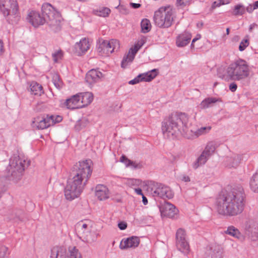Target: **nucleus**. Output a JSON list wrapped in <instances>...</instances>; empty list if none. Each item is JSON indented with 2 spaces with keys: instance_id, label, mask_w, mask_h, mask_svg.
Listing matches in <instances>:
<instances>
[{
  "instance_id": "obj_1",
  "label": "nucleus",
  "mask_w": 258,
  "mask_h": 258,
  "mask_svg": "<svg viewBox=\"0 0 258 258\" xmlns=\"http://www.w3.org/2000/svg\"><path fill=\"white\" fill-rule=\"evenodd\" d=\"M244 192L242 187L222 192L216 199L215 208L221 215L234 216L241 214L245 207Z\"/></svg>"
},
{
  "instance_id": "obj_2",
  "label": "nucleus",
  "mask_w": 258,
  "mask_h": 258,
  "mask_svg": "<svg viewBox=\"0 0 258 258\" xmlns=\"http://www.w3.org/2000/svg\"><path fill=\"white\" fill-rule=\"evenodd\" d=\"M90 160L80 161L76 164L72 172L73 177L69 179L64 189L67 200L72 201L78 198L83 191L92 170Z\"/></svg>"
},
{
  "instance_id": "obj_3",
  "label": "nucleus",
  "mask_w": 258,
  "mask_h": 258,
  "mask_svg": "<svg viewBox=\"0 0 258 258\" xmlns=\"http://www.w3.org/2000/svg\"><path fill=\"white\" fill-rule=\"evenodd\" d=\"M188 121L187 115L184 113L172 114L162 122V131L167 138L173 137L178 131L183 135V129Z\"/></svg>"
},
{
  "instance_id": "obj_4",
  "label": "nucleus",
  "mask_w": 258,
  "mask_h": 258,
  "mask_svg": "<svg viewBox=\"0 0 258 258\" xmlns=\"http://www.w3.org/2000/svg\"><path fill=\"white\" fill-rule=\"evenodd\" d=\"M250 71L247 62L242 59H238L230 63L227 68L225 74L219 77L226 81H243L249 75Z\"/></svg>"
},
{
  "instance_id": "obj_5",
  "label": "nucleus",
  "mask_w": 258,
  "mask_h": 258,
  "mask_svg": "<svg viewBox=\"0 0 258 258\" xmlns=\"http://www.w3.org/2000/svg\"><path fill=\"white\" fill-rule=\"evenodd\" d=\"M176 14L173 7L162 6L154 13L153 20L155 25L160 28H168L172 26Z\"/></svg>"
},
{
  "instance_id": "obj_6",
  "label": "nucleus",
  "mask_w": 258,
  "mask_h": 258,
  "mask_svg": "<svg viewBox=\"0 0 258 258\" xmlns=\"http://www.w3.org/2000/svg\"><path fill=\"white\" fill-rule=\"evenodd\" d=\"M25 163V160L19 155L12 156L7 167L8 180L14 183L18 182L22 177Z\"/></svg>"
},
{
  "instance_id": "obj_7",
  "label": "nucleus",
  "mask_w": 258,
  "mask_h": 258,
  "mask_svg": "<svg viewBox=\"0 0 258 258\" xmlns=\"http://www.w3.org/2000/svg\"><path fill=\"white\" fill-rule=\"evenodd\" d=\"M42 15L47 18V24L54 31L60 29L61 18L59 12L49 3L44 4L41 7Z\"/></svg>"
},
{
  "instance_id": "obj_8",
  "label": "nucleus",
  "mask_w": 258,
  "mask_h": 258,
  "mask_svg": "<svg viewBox=\"0 0 258 258\" xmlns=\"http://www.w3.org/2000/svg\"><path fill=\"white\" fill-rule=\"evenodd\" d=\"M219 143L215 141L208 142L199 157L193 162L192 167L197 169L200 166L205 165L209 158L215 153Z\"/></svg>"
},
{
  "instance_id": "obj_9",
  "label": "nucleus",
  "mask_w": 258,
  "mask_h": 258,
  "mask_svg": "<svg viewBox=\"0 0 258 258\" xmlns=\"http://www.w3.org/2000/svg\"><path fill=\"white\" fill-rule=\"evenodd\" d=\"M211 128L210 126L197 128L195 124L189 123L188 120L186 126L184 127L183 136L188 139H196L201 136L205 135L209 133Z\"/></svg>"
},
{
  "instance_id": "obj_10",
  "label": "nucleus",
  "mask_w": 258,
  "mask_h": 258,
  "mask_svg": "<svg viewBox=\"0 0 258 258\" xmlns=\"http://www.w3.org/2000/svg\"><path fill=\"white\" fill-rule=\"evenodd\" d=\"M149 188H151V194L154 197L170 199L173 197L170 188L161 183L154 182L150 185Z\"/></svg>"
},
{
  "instance_id": "obj_11",
  "label": "nucleus",
  "mask_w": 258,
  "mask_h": 258,
  "mask_svg": "<svg viewBox=\"0 0 258 258\" xmlns=\"http://www.w3.org/2000/svg\"><path fill=\"white\" fill-rule=\"evenodd\" d=\"M62 120V117L59 115H49L42 117L35 118L33 123H35L38 129L43 130L56 123H59Z\"/></svg>"
},
{
  "instance_id": "obj_12",
  "label": "nucleus",
  "mask_w": 258,
  "mask_h": 258,
  "mask_svg": "<svg viewBox=\"0 0 258 258\" xmlns=\"http://www.w3.org/2000/svg\"><path fill=\"white\" fill-rule=\"evenodd\" d=\"M62 120V117L59 115H49L42 117L35 118L33 123H35L38 129L43 130L56 123H59Z\"/></svg>"
},
{
  "instance_id": "obj_13",
  "label": "nucleus",
  "mask_w": 258,
  "mask_h": 258,
  "mask_svg": "<svg viewBox=\"0 0 258 258\" xmlns=\"http://www.w3.org/2000/svg\"><path fill=\"white\" fill-rule=\"evenodd\" d=\"M119 48V41L116 39H111L109 41L103 40L97 48V51L100 55L108 56L112 53L115 49Z\"/></svg>"
},
{
  "instance_id": "obj_14",
  "label": "nucleus",
  "mask_w": 258,
  "mask_h": 258,
  "mask_svg": "<svg viewBox=\"0 0 258 258\" xmlns=\"http://www.w3.org/2000/svg\"><path fill=\"white\" fill-rule=\"evenodd\" d=\"M0 10L5 16L10 15L12 11L14 15L18 16L17 13L18 10V5L16 0H0Z\"/></svg>"
},
{
  "instance_id": "obj_15",
  "label": "nucleus",
  "mask_w": 258,
  "mask_h": 258,
  "mask_svg": "<svg viewBox=\"0 0 258 258\" xmlns=\"http://www.w3.org/2000/svg\"><path fill=\"white\" fill-rule=\"evenodd\" d=\"M104 78V75L98 70L92 69L86 74L85 79L89 84H92L101 81Z\"/></svg>"
},
{
  "instance_id": "obj_16",
  "label": "nucleus",
  "mask_w": 258,
  "mask_h": 258,
  "mask_svg": "<svg viewBox=\"0 0 258 258\" xmlns=\"http://www.w3.org/2000/svg\"><path fill=\"white\" fill-rule=\"evenodd\" d=\"M243 154H233L231 156L227 157L224 161L225 165L229 168H237L240 161L244 159Z\"/></svg>"
},
{
  "instance_id": "obj_17",
  "label": "nucleus",
  "mask_w": 258,
  "mask_h": 258,
  "mask_svg": "<svg viewBox=\"0 0 258 258\" xmlns=\"http://www.w3.org/2000/svg\"><path fill=\"white\" fill-rule=\"evenodd\" d=\"M161 213L162 215L169 218H173L178 212L176 207L170 203H165L160 208Z\"/></svg>"
},
{
  "instance_id": "obj_18",
  "label": "nucleus",
  "mask_w": 258,
  "mask_h": 258,
  "mask_svg": "<svg viewBox=\"0 0 258 258\" xmlns=\"http://www.w3.org/2000/svg\"><path fill=\"white\" fill-rule=\"evenodd\" d=\"M140 243V239L137 236H132L126 239H122L120 243L119 248L125 249L129 248L137 247Z\"/></svg>"
},
{
  "instance_id": "obj_19",
  "label": "nucleus",
  "mask_w": 258,
  "mask_h": 258,
  "mask_svg": "<svg viewBox=\"0 0 258 258\" xmlns=\"http://www.w3.org/2000/svg\"><path fill=\"white\" fill-rule=\"evenodd\" d=\"M206 258H223L224 250L219 245L213 244L208 250Z\"/></svg>"
},
{
  "instance_id": "obj_20",
  "label": "nucleus",
  "mask_w": 258,
  "mask_h": 258,
  "mask_svg": "<svg viewBox=\"0 0 258 258\" xmlns=\"http://www.w3.org/2000/svg\"><path fill=\"white\" fill-rule=\"evenodd\" d=\"M65 104L67 107L70 109L83 107V105L81 103V98L79 94L73 95L70 98L67 99Z\"/></svg>"
},
{
  "instance_id": "obj_21",
  "label": "nucleus",
  "mask_w": 258,
  "mask_h": 258,
  "mask_svg": "<svg viewBox=\"0 0 258 258\" xmlns=\"http://www.w3.org/2000/svg\"><path fill=\"white\" fill-rule=\"evenodd\" d=\"M95 196L100 201H103L109 198L110 192L108 188L102 184H98L95 188Z\"/></svg>"
},
{
  "instance_id": "obj_22",
  "label": "nucleus",
  "mask_w": 258,
  "mask_h": 258,
  "mask_svg": "<svg viewBox=\"0 0 258 258\" xmlns=\"http://www.w3.org/2000/svg\"><path fill=\"white\" fill-rule=\"evenodd\" d=\"M191 38V34L187 31H184L178 35L176 39V45L178 47H184L187 45Z\"/></svg>"
},
{
  "instance_id": "obj_23",
  "label": "nucleus",
  "mask_w": 258,
  "mask_h": 258,
  "mask_svg": "<svg viewBox=\"0 0 258 258\" xmlns=\"http://www.w3.org/2000/svg\"><path fill=\"white\" fill-rule=\"evenodd\" d=\"M80 235V239L89 244L92 243L97 240V234L94 232H92L91 230L86 234L83 233V231H81Z\"/></svg>"
},
{
  "instance_id": "obj_24",
  "label": "nucleus",
  "mask_w": 258,
  "mask_h": 258,
  "mask_svg": "<svg viewBox=\"0 0 258 258\" xmlns=\"http://www.w3.org/2000/svg\"><path fill=\"white\" fill-rule=\"evenodd\" d=\"M77 234L80 239V232L81 231H83V233L86 234L91 230V227L89 224L84 222L83 221L79 222L75 227Z\"/></svg>"
},
{
  "instance_id": "obj_25",
  "label": "nucleus",
  "mask_w": 258,
  "mask_h": 258,
  "mask_svg": "<svg viewBox=\"0 0 258 258\" xmlns=\"http://www.w3.org/2000/svg\"><path fill=\"white\" fill-rule=\"evenodd\" d=\"M90 44L89 40L86 38H82L79 42L76 43L75 48L77 50L79 49V53L81 54L86 52L90 48Z\"/></svg>"
},
{
  "instance_id": "obj_26",
  "label": "nucleus",
  "mask_w": 258,
  "mask_h": 258,
  "mask_svg": "<svg viewBox=\"0 0 258 258\" xmlns=\"http://www.w3.org/2000/svg\"><path fill=\"white\" fill-rule=\"evenodd\" d=\"M47 23V18L39 12H33V27H38Z\"/></svg>"
},
{
  "instance_id": "obj_27",
  "label": "nucleus",
  "mask_w": 258,
  "mask_h": 258,
  "mask_svg": "<svg viewBox=\"0 0 258 258\" xmlns=\"http://www.w3.org/2000/svg\"><path fill=\"white\" fill-rule=\"evenodd\" d=\"M81 98V103L85 107L90 104L93 99V95L92 93L87 92L79 94Z\"/></svg>"
},
{
  "instance_id": "obj_28",
  "label": "nucleus",
  "mask_w": 258,
  "mask_h": 258,
  "mask_svg": "<svg viewBox=\"0 0 258 258\" xmlns=\"http://www.w3.org/2000/svg\"><path fill=\"white\" fill-rule=\"evenodd\" d=\"M65 258H82L79 249L76 247H69L67 251H64Z\"/></svg>"
},
{
  "instance_id": "obj_29",
  "label": "nucleus",
  "mask_w": 258,
  "mask_h": 258,
  "mask_svg": "<svg viewBox=\"0 0 258 258\" xmlns=\"http://www.w3.org/2000/svg\"><path fill=\"white\" fill-rule=\"evenodd\" d=\"M177 249L184 254H187L189 252V245L187 240L176 241Z\"/></svg>"
},
{
  "instance_id": "obj_30",
  "label": "nucleus",
  "mask_w": 258,
  "mask_h": 258,
  "mask_svg": "<svg viewBox=\"0 0 258 258\" xmlns=\"http://www.w3.org/2000/svg\"><path fill=\"white\" fill-rule=\"evenodd\" d=\"M221 101V100L220 98L208 97L205 98L201 102L200 106L202 109H206L211 107L214 103Z\"/></svg>"
},
{
  "instance_id": "obj_31",
  "label": "nucleus",
  "mask_w": 258,
  "mask_h": 258,
  "mask_svg": "<svg viewBox=\"0 0 258 258\" xmlns=\"http://www.w3.org/2000/svg\"><path fill=\"white\" fill-rule=\"evenodd\" d=\"M158 70L153 69L146 73L140 74L142 81L150 82L154 79L157 75Z\"/></svg>"
},
{
  "instance_id": "obj_32",
  "label": "nucleus",
  "mask_w": 258,
  "mask_h": 258,
  "mask_svg": "<svg viewBox=\"0 0 258 258\" xmlns=\"http://www.w3.org/2000/svg\"><path fill=\"white\" fill-rule=\"evenodd\" d=\"M226 233L231 235L240 240L242 241L244 239L243 235L239 232L238 229L233 226L228 227L226 231Z\"/></svg>"
},
{
  "instance_id": "obj_33",
  "label": "nucleus",
  "mask_w": 258,
  "mask_h": 258,
  "mask_svg": "<svg viewBox=\"0 0 258 258\" xmlns=\"http://www.w3.org/2000/svg\"><path fill=\"white\" fill-rule=\"evenodd\" d=\"M120 161L123 163L126 167H131L134 169L141 168L142 165L134 162L128 158L124 155H122L120 158Z\"/></svg>"
},
{
  "instance_id": "obj_34",
  "label": "nucleus",
  "mask_w": 258,
  "mask_h": 258,
  "mask_svg": "<svg viewBox=\"0 0 258 258\" xmlns=\"http://www.w3.org/2000/svg\"><path fill=\"white\" fill-rule=\"evenodd\" d=\"M50 258H65L64 250L60 247H53L51 249Z\"/></svg>"
},
{
  "instance_id": "obj_35",
  "label": "nucleus",
  "mask_w": 258,
  "mask_h": 258,
  "mask_svg": "<svg viewBox=\"0 0 258 258\" xmlns=\"http://www.w3.org/2000/svg\"><path fill=\"white\" fill-rule=\"evenodd\" d=\"M110 13V10L107 7L93 10L92 13L96 16L102 17H107Z\"/></svg>"
},
{
  "instance_id": "obj_36",
  "label": "nucleus",
  "mask_w": 258,
  "mask_h": 258,
  "mask_svg": "<svg viewBox=\"0 0 258 258\" xmlns=\"http://www.w3.org/2000/svg\"><path fill=\"white\" fill-rule=\"evenodd\" d=\"M250 187L254 192H258V170L253 175L250 180Z\"/></svg>"
},
{
  "instance_id": "obj_37",
  "label": "nucleus",
  "mask_w": 258,
  "mask_h": 258,
  "mask_svg": "<svg viewBox=\"0 0 258 258\" xmlns=\"http://www.w3.org/2000/svg\"><path fill=\"white\" fill-rule=\"evenodd\" d=\"M135 58V56L132 54L130 53V51L125 54L123 57V59L121 61V67L123 68H125L128 64V63L132 62Z\"/></svg>"
},
{
  "instance_id": "obj_38",
  "label": "nucleus",
  "mask_w": 258,
  "mask_h": 258,
  "mask_svg": "<svg viewBox=\"0 0 258 258\" xmlns=\"http://www.w3.org/2000/svg\"><path fill=\"white\" fill-rule=\"evenodd\" d=\"M44 94L43 87L37 82H33V95L41 96Z\"/></svg>"
},
{
  "instance_id": "obj_39",
  "label": "nucleus",
  "mask_w": 258,
  "mask_h": 258,
  "mask_svg": "<svg viewBox=\"0 0 258 258\" xmlns=\"http://www.w3.org/2000/svg\"><path fill=\"white\" fill-rule=\"evenodd\" d=\"M245 12V8L242 4H238L235 6L232 14L234 16H242Z\"/></svg>"
},
{
  "instance_id": "obj_40",
  "label": "nucleus",
  "mask_w": 258,
  "mask_h": 258,
  "mask_svg": "<svg viewBox=\"0 0 258 258\" xmlns=\"http://www.w3.org/2000/svg\"><path fill=\"white\" fill-rule=\"evenodd\" d=\"M52 82L57 89H60L62 87L63 83L57 74L55 73L53 75Z\"/></svg>"
},
{
  "instance_id": "obj_41",
  "label": "nucleus",
  "mask_w": 258,
  "mask_h": 258,
  "mask_svg": "<svg viewBox=\"0 0 258 258\" xmlns=\"http://www.w3.org/2000/svg\"><path fill=\"white\" fill-rule=\"evenodd\" d=\"M142 30L144 33L148 32L151 29V23L149 20L143 19L141 23Z\"/></svg>"
},
{
  "instance_id": "obj_42",
  "label": "nucleus",
  "mask_w": 258,
  "mask_h": 258,
  "mask_svg": "<svg viewBox=\"0 0 258 258\" xmlns=\"http://www.w3.org/2000/svg\"><path fill=\"white\" fill-rule=\"evenodd\" d=\"M177 240H187L185 231L182 228H179L177 230L176 241Z\"/></svg>"
},
{
  "instance_id": "obj_43",
  "label": "nucleus",
  "mask_w": 258,
  "mask_h": 258,
  "mask_svg": "<svg viewBox=\"0 0 258 258\" xmlns=\"http://www.w3.org/2000/svg\"><path fill=\"white\" fill-rule=\"evenodd\" d=\"M7 179L4 177L0 178V198H1L2 195L8 186V182L6 181Z\"/></svg>"
},
{
  "instance_id": "obj_44",
  "label": "nucleus",
  "mask_w": 258,
  "mask_h": 258,
  "mask_svg": "<svg viewBox=\"0 0 258 258\" xmlns=\"http://www.w3.org/2000/svg\"><path fill=\"white\" fill-rule=\"evenodd\" d=\"M10 254L7 247L2 245L0 246V258H5Z\"/></svg>"
},
{
  "instance_id": "obj_45",
  "label": "nucleus",
  "mask_w": 258,
  "mask_h": 258,
  "mask_svg": "<svg viewBox=\"0 0 258 258\" xmlns=\"http://www.w3.org/2000/svg\"><path fill=\"white\" fill-rule=\"evenodd\" d=\"M127 184L131 186H139L141 184V181L137 179H129L127 181Z\"/></svg>"
},
{
  "instance_id": "obj_46",
  "label": "nucleus",
  "mask_w": 258,
  "mask_h": 258,
  "mask_svg": "<svg viewBox=\"0 0 258 258\" xmlns=\"http://www.w3.org/2000/svg\"><path fill=\"white\" fill-rule=\"evenodd\" d=\"M191 0H176V5L177 6L184 8L186 6H189L191 3Z\"/></svg>"
},
{
  "instance_id": "obj_47",
  "label": "nucleus",
  "mask_w": 258,
  "mask_h": 258,
  "mask_svg": "<svg viewBox=\"0 0 258 258\" xmlns=\"http://www.w3.org/2000/svg\"><path fill=\"white\" fill-rule=\"evenodd\" d=\"M62 56V52L61 50H58L52 54L53 60L55 62H57L59 59H61Z\"/></svg>"
},
{
  "instance_id": "obj_48",
  "label": "nucleus",
  "mask_w": 258,
  "mask_h": 258,
  "mask_svg": "<svg viewBox=\"0 0 258 258\" xmlns=\"http://www.w3.org/2000/svg\"><path fill=\"white\" fill-rule=\"evenodd\" d=\"M249 44L248 39L243 40L240 43L239 46V50L241 51L244 50Z\"/></svg>"
},
{
  "instance_id": "obj_49",
  "label": "nucleus",
  "mask_w": 258,
  "mask_h": 258,
  "mask_svg": "<svg viewBox=\"0 0 258 258\" xmlns=\"http://www.w3.org/2000/svg\"><path fill=\"white\" fill-rule=\"evenodd\" d=\"M141 48V47L136 43L134 47L130 49V53L133 54L135 56L136 54Z\"/></svg>"
},
{
  "instance_id": "obj_50",
  "label": "nucleus",
  "mask_w": 258,
  "mask_h": 258,
  "mask_svg": "<svg viewBox=\"0 0 258 258\" xmlns=\"http://www.w3.org/2000/svg\"><path fill=\"white\" fill-rule=\"evenodd\" d=\"M140 78H141V76L138 75L134 79L130 81H129V82H128L129 84L135 85V84H136L139 83L140 82H141L142 81H141V79Z\"/></svg>"
},
{
  "instance_id": "obj_51",
  "label": "nucleus",
  "mask_w": 258,
  "mask_h": 258,
  "mask_svg": "<svg viewBox=\"0 0 258 258\" xmlns=\"http://www.w3.org/2000/svg\"><path fill=\"white\" fill-rule=\"evenodd\" d=\"M237 88V86L236 84L234 82H233L229 85V90L232 92H234L235 91H236Z\"/></svg>"
},
{
  "instance_id": "obj_52",
  "label": "nucleus",
  "mask_w": 258,
  "mask_h": 258,
  "mask_svg": "<svg viewBox=\"0 0 258 258\" xmlns=\"http://www.w3.org/2000/svg\"><path fill=\"white\" fill-rule=\"evenodd\" d=\"M118 227L120 230H124L127 227V224L125 222H121L118 224Z\"/></svg>"
},
{
  "instance_id": "obj_53",
  "label": "nucleus",
  "mask_w": 258,
  "mask_h": 258,
  "mask_svg": "<svg viewBox=\"0 0 258 258\" xmlns=\"http://www.w3.org/2000/svg\"><path fill=\"white\" fill-rule=\"evenodd\" d=\"M255 10L253 5H249L246 8L245 11H246L249 13H251L253 11Z\"/></svg>"
},
{
  "instance_id": "obj_54",
  "label": "nucleus",
  "mask_w": 258,
  "mask_h": 258,
  "mask_svg": "<svg viewBox=\"0 0 258 258\" xmlns=\"http://www.w3.org/2000/svg\"><path fill=\"white\" fill-rule=\"evenodd\" d=\"M45 106V105L43 102H41L40 103H38L36 106V109L38 111L41 110Z\"/></svg>"
},
{
  "instance_id": "obj_55",
  "label": "nucleus",
  "mask_w": 258,
  "mask_h": 258,
  "mask_svg": "<svg viewBox=\"0 0 258 258\" xmlns=\"http://www.w3.org/2000/svg\"><path fill=\"white\" fill-rule=\"evenodd\" d=\"M201 37V36L200 34H198L196 37L194 38L192 40V42H191V46L194 47V43L196 41H197L198 40L200 39Z\"/></svg>"
},
{
  "instance_id": "obj_56",
  "label": "nucleus",
  "mask_w": 258,
  "mask_h": 258,
  "mask_svg": "<svg viewBox=\"0 0 258 258\" xmlns=\"http://www.w3.org/2000/svg\"><path fill=\"white\" fill-rule=\"evenodd\" d=\"M222 4V3H221L220 1H219V2H214L212 5V8H215L216 7H218L219 6H220Z\"/></svg>"
},
{
  "instance_id": "obj_57",
  "label": "nucleus",
  "mask_w": 258,
  "mask_h": 258,
  "mask_svg": "<svg viewBox=\"0 0 258 258\" xmlns=\"http://www.w3.org/2000/svg\"><path fill=\"white\" fill-rule=\"evenodd\" d=\"M27 20L31 24H32V12H30L27 18Z\"/></svg>"
},
{
  "instance_id": "obj_58",
  "label": "nucleus",
  "mask_w": 258,
  "mask_h": 258,
  "mask_svg": "<svg viewBox=\"0 0 258 258\" xmlns=\"http://www.w3.org/2000/svg\"><path fill=\"white\" fill-rule=\"evenodd\" d=\"M145 43V39L144 38H142L137 43V44H138V45L141 47Z\"/></svg>"
},
{
  "instance_id": "obj_59",
  "label": "nucleus",
  "mask_w": 258,
  "mask_h": 258,
  "mask_svg": "<svg viewBox=\"0 0 258 258\" xmlns=\"http://www.w3.org/2000/svg\"><path fill=\"white\" fill-rule=\"evenodd\" d=\"M130 5H131L132 7L134 9H138L139 8L141 5L140 4H136V3H131Z\"/></svg>"
},
{
  "instance_id": "obj_60",
  "label": "nucleus",
  "mask_w": 258,
  "mask_h": 258,
  "mask_svg": "<svg viewBox=\"0 0 258 258\" xmlns=\"http://www.w3.org/2000/svg\"><path fill=\"white\" fill-rule=\"evenodd\" d=\"M135 191L139 195H141L142 196L144 195L142 189L140 188H135Z\"/></svg>"
},
{
  "instance_id": "obj_61",
  "label": "nucleus",
  "mask_w": 258,
  "mask_h": 258,
  "mask_svg": "<svg viewBox=\"0 0 258 258\" xmlns=\"http://www.w3.org/2000/svg\"><path fill=\"white\" fill-rule=\"evenodd\" d=\"M258 27V25L255 23H253L251 24L249 28V31H251L252 29H253L255 28H257Z\"/></svg>"
},
{
  "instance_id": "obj_62",
  "label": "nucleus",
  "mask_w": 258,
  "mask_h": 258,
  "mask_svg": "<svg viewBox=\"0 0 258 258\" xmlns=\"http://www.w3.org/2000/svg\"><path fill=\"white\" fill-rule=\"evenodd\" d=\"M182 180L184 182H188L190 181V178L188 176L184 175L182 177Z\"/></svg>"
},
{
  "instance_id": "obj_63",
  "label": "nucleus",
  "mask_w": 258,
  "mask_h": 258,
  "mask_svg": "<svg viewBox=\"0 0 258 258\" xmlns=\"http://www.w3.org/2000/svg\"><path fill=\"white\" fill-rule=\"evenodd\" d=\"M142 202L145 205L148 204V200L144 195L142 196Z\"/></svg>"
},
{
  "instance_id": "obj_64",
  "label": "nucleus",
  "mask_w": 258,
  "mask_h": 258,
  "mask_svg": "<svg viewBox=\"0 0 258 258\" xmlns=\"http://www.w3.org/2000/svg\"><path fill=\"white\" fill-rule=\"evenodd\" d=\"M222 5L228 4L230 3L232 0H219Z\"/></svg>"
}]
</instances>
